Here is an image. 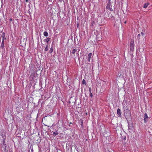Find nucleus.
Returning <instances> with one entry per match:
<instances>
[{"label": "nucleus", "mask_w": 152, "mask_h": 152, "mask_svg": "<svg viewBox=\"0 0 152 152\" xmlns=\"http://www.w3.org/2000/svg\"><path fill=\"white\" fill-rule=\"evenodd\" d=\"M134 42L133 40H131L130 44V50L131 51H133L134 49Z\"/></svg>", "instance_id": "f257e3e1"}, {"label": "nucleus", "mask_w": 152, "mask_h": 152, "mask_svg": "<svg viewBox=\"0 0 152 152\" xmlns=\"http://www.w3.org/2000/svg\"><path fill=\"white\" fill-rule=\"evenodd\" d=\"M131 112L129 110L126 109L124 110L125 115L126 116H130Z\"/></svg>", "instance_id": "f03ea898"}, {"label": "nucleus", "mask_w": 152, "mask_h": 152, "mask_svg": "<svg viewBox=\"0 0 152 152\" xmlns=\"http://www.w3.org/2000/svg\"><path fill=\"white\" fill-rule=\"evenodd\" d=\"M31 74L30 75L29 77L30 79L31 80H33L34 79L35 74V71H31Z\"/></svg>", "instance_id": "7ed1b4c3"}, {"label": "nucleus", "mask_w": 152, "mask_h": 152, "mask_svg": "<svg viewBox=\"0 0 152 152\" xmlns=\"http://www.w3.org/2000/svg\"><path fill=\"white\" fill-rule=\"evenodd\" d=\"M106 8L107 9L110 10V11H113V9L112 8V6L110 2H108L107 4Z\"/></svg>", "instance_id": "20e7f679"}, {"label": "nucleus", "mask_w": 152, "mask_h": 152, "mask_svg": "<svg viewBox=\"0 0 152 152\" xmlns=\"http://www.w3.org/2000/svg\"><path fill=\"white\" fill-rule=\"evenodd\" d=\"M77 52V49L75 48H73L72 49V56L73 57H75V52Z\"/></svg>", "instance_id": "39448f33"}, {"label": "nucleus", "mask_w": 152, "mask_h": 152, "mask_svg": "<svg viewBox=\"0 0 152 152\" xmlns=\"http://www.w3.org/2000/svg\"><path fill=\"white\" fill-rule=\"evenodd\" d=\"M137 39L139 42H140L141 40L144 39L143 37L140 34H138Z\"/></svg>", "instance_id": "423d86ee"}, {"label": "nucleus", "mask_w": 152, "mask_h": 152, "mask_svg": "<svg viewBox=\"0 0 152 152\" xmlns=\"http://www.w3.org/2000/svg\"><path fill=\"white\" fill-rule=\"evenodd\" d=\"M148 116L147 114V113H145L144 114V121L145 123L147 122V121L148 120Z\"/></svg>", "instance_id": "0eeeda50"}, {"label": "nucleus", "mask_w": 152, "mask_h": 152, "mask_svg": "<svg viewBox=\"0 0 152 152\" xmlns=\"http://www.w3.org/2000/svg\"><path fill=\"white\" fill-rule=\"evenodd\" d=\"M92 53H90L88 55V57H88V61L89 62H90V61L91 57V56H92Z\"/></svg>", "instance_id": "6e6552de"}, {"label": "nucleus", "mask_w": 152, "mask_h": 152, "mask_svg": "<svg viewBox=\"0 0 152 152\" xmlns=\"http://www.w3.org/2000/svg\"><path fill=\"white\" fill-rule=\"evenodd\" d=\"M5 34L4 32H3L2 33V41H4V40L6 39V38L5 37Z\"/></svg>", "instance_id": "1a4fd4ad"}, {"label": "nucleus", "mask_w": 152, "mask_h": 152, "mask_svg": "<svg viewBox=\"0 0 152 152\" xmlns=\"http://www.w3.org/2000/svg\"><path fill=\"white\" fill-rule=\"evenodd\" d=\"M117 114L119 116H120L121 115V110L119 108H118L117 110Z\"/></svg>", "instance_id": "9d476101"}, {"label": "nucleus", "mask_w": 152, "mask_h": 152, "mask_svg": "<svg viewBox=\"0 0 152 152\" xmlns=\"http://www.w3.org/2000/svg\"><path fill=\"white\" fill-rule=\"evenodd\" d=\"M108 16L110 18H114V16H113V15H112L111 13L110 12L109 13Z\"/></svg>", "instance_id": "9b49d317"}, {"label": "nucleus", "mask_w": 152, "mask_h": 152, "mask_svg": "<svg viewBox=\"0 0 152 152\" xmlns=\"http://www.w3.org/2000/svg\"><path fill=\"white\" fill-rule=\"evenodd\" d=\"M91 26L92 27L94 28V25L95 24V22L93 21H92L91 22Z\"/></svg>", "instance_id": "f8f14e48"}, {"label": "nucleus", "mask_w": 152, "mask_h": 152, "mask_svg": "<svg viewBox=\"0 0 152 152\" xmlns=\"http://www.w3.org/2000/svg\"><path fill=\"white\" fill-rule=\"evenodd\" d=\"M43 34L45 37H48V34L47 31L44 32Z\"/></svg>", "instance_id": "ddd939ff"}, {"label": "nucleus", "mask_w": 152, "mask_h": 152, "mask_svg": "<svg viewBox=\"0 0 152 152\" xmlns=\"http://www.w3.org/2000/svg\"><path fill=\"white\" fill-rule=\"evenodd\" d=\"M50 40V38H47L46 39H44V42H49Z\"/></svg>", "instance_id": "4468645a"}, {"label": "nucleus", "mask_w": 152, "mask_h": 152, "mask_svg": "<svg viewBox=\"0 0 152 152\" xmlns=\"http://www.w3.org/2000/svg\"><path fill=\"white\" fill-rule=\"evenodd\" d=\"M148 3H145L144 4V5L143 6V7L144 8H147V7L148 6Z\"/></svg>", "instance_id": "2eb2a0df"}, {"label": "nucleus", "mask_w": 152, "mask_h": 152, "mask_svg": "<svg viewBox=\"0 0 152 152\" xmlns=\"http://www.w3.org/2000/svg\"><path fill=\"white\" fill-rule=\"evenodd\" d=\"M140 34L143 37V39H144V38H145V33H144V32H141Z\"/></svg>", "instance_id": "dca6fc26"}, {"label": "nucleus", "mask_w": 152, "mask_h": 152, "mask_svg": "<svg viewBox=\"0 0 152 152\" xmlns=\"http://www.w3.org/2000/svg\"><path fill=\"white\" fill-rule=\"evenodd\" d=\"M4 41H2V42L1 43V47H2V48H4Z\"/></svg>", "instance_id": "f3484780"}, {"label": "nucleus", "mask_w": 152, "mask_h": 152, "mask_svg": "<svg viewBox=\"0 0 152 152\" xmlns=\"http://www.w3.org/2000/svg\"><path fill=\"white\" fill-rule=\"evenodd\" d=\"M53 51V48L52 47L50 48V53H52Z\"/></svg>", "instance_id": "a211bd4d"}, {"label": "nucleus", "mask_w": 152, "mask_h": 152, "mask_svg": "<svg viewBox=\"0 0 152 152\" xmlns=\"http://www.w3.org/2000/svg\"><path fill=\"white\" fill-rule=\"evenodd\" d=\"M48 50V45H46L45 48V51H47Z\"/></svg>", "instance_id": "6ab92c4d"}, {"label": "nucleus", "mask_w": 152, "mask_h": 152, "mask_svg": "<svg viewBox=\"0 0 152 152\" xmlns=\"http://www.w3.org/2000/svg\"><path fill=\"white\" fill-rule=\"evenodd\" d=\"M53 134H54L55 136H56L58 134V133L57 131H56L53 132Z\"/></svg>", "instance_id": "aec40b11"}, {"label": "nucleus", "mask_w": 152, "mask_h": 152, "mask_svg": "<svg viewBox=\"0 0 152 152\" xmlns=\"http://www.w3.org/2000/svg\"><path fill=\"white\" fill-rule=\"evenodd\" d=\"M82 83L83 84H85V85L86 84V82L84 79H83L82 80Z\"/></svg>", "instance_id": "412c9836"}, {"label": "nucleus", "mask_w": 152, "mask_h": 152, "mask_svg": "<svg viewBox=\"0 0 152 152\" xmlns=\"http://www.w3.org/2000/svg\"><path fill=\"white\" fill-rule=\"evenodd\" d=\"M89 90L90 93L91 92V87H89Z\"/></svg>", "instance_id": "4be33fe9"}, {"label": "nucleus", "mask_w": 152, "mask_h": 152, "mask_svg": "<svg viewBox=\"0 0 152 152\" xmlns=\"http://www.w3.org/2000/svg\"><path fill=\"white\" fill-rule=\"evenodd\" d=\"M90 96L91 98L93 97V94L91 92L90 93Z\"/></svg>", "instance_id": "5701e85b"}, {"label": "nucleus", "mask_w": 152, "mask_h": 152, "mask_svg": "<svg viewBox=\"0 0 152 152\" xmlns=\"http://www.w3.org/2000/svg\"><path fill=\"white\" fill-rule=\"evenodd\" d=\"M1 34H0V41H1Z\"/></svg>", "instance_id": "b1692460"}, {"label": "nucleus", "mask_w": 152, "mask_h": 152, "mask_svg": "<svg viewBox=\"0 0 152 152\" xmlns=\"http://www.w3.org/2000/svg\"><path fill=\"white\" fill-rule=\"evenodd\" d=\"M10 21H12V18H10Z\"/></svg>", "instance_id": "393cba45"}, {"label": "nucleus", "mask_w": 152, "mask_h": 152, "mask_svg": "<svg viewBox=\"0 0 152 152\" xmlns=\"http://www.w3.org/2000/svg\"><path fill=\"white\" fill-rule=\"evenodd\" d=\"M81 125L82 127H83V123H82V124H81Z\"/></svg>", "instance_id": "a878e982"}, {"label": "nucleus", "mask_w": 152, "mask_h": 152, "mask_svg": "<svg viewBox=\"0 0 152 152\" xmlns=\"http://www.w3.org/2000/svg\"><path fill=\"white\" fill-rule=\"evenodd\" d=\"M124 23L125 24H126V21H125L124 22Z\"/></svg>", "instance_id": "bb28decb"}, {"label": "nucleus", "mask_w": 152, "mask_h": 152, "mask_svg": "<svg viewBox=\"0 0 152 152\" xmlns=\"http://www.w3.org/2000/svg\"><path fill=\"white\" fill-rule=\"evenodd\" d=\"M59 1L60 2H61V1H62V0H59Z\"/></svg>", "instance_id": "cd10ccee"}, {"label": "nucleus", "mask_w": 152, "mask_h": 152, "mask_svg": "<svg viewBox=\"0 0 152 152\" xmlns=\"http://www.w3.org/2000/svg\"><path fill=\"white\" fill-rule=\"evenodd\" d=\"M78 24H77V27H78Z\"/></svg>", "instance_id": "c85d7f7f"}, {"label": "nucleus", "mask_w": 152, "mask_h": 152, "mask_svg": "<svg viewBox=\"0 0 152 152\" xmlns=\"http://www.w3.org/2000/svg\"><path fill=\"white\" fill-rule=\"evenodd\" d=\"M126 139V137H125V138H124V140H125V139Z\"/></svg>", "instance_id": "c756f323"}]
</instances>
